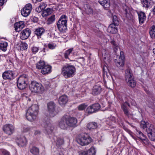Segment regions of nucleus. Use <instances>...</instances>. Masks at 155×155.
Wrapping results in <instances>:
<instances>
[{
	"label": "nucleus",
	"instance_id": "15",
	"mask_svg": "<svg viewBox=\"0 0 155 155\" xmlns=\"http://www.w3.org/2000/svg\"><path fill=\"white\" fill-rule=\"evenodd\" d=\"M16 142L18 146L21 147H24L26 145L27 141L26 138L24 136H22L18 138Z\"/></svg>",
	"mask_w": 155,
	"mask_h": 155
},
{
	"label": "nucleus",
	"instance_id": "10",
	"mask_svg": "<svg viewBox=\"0 0 155 155\" xmlns=\"http://www.w3.org/2000/svg\"><path fill=\"white\" fill-rule=\"evenodd\" d=\"M2 130L5 134L10 135L14 132L15 128L11 124H7L3 127Z\"/></svg>",
	"mask_w": 155,
	"mask_h": 155
},
{
	"label": "nucleus",
	"instance_id": "41",
	"mask_svg": "<svg viewBox=\"0 0 155 155\" xmlns=\"http://www.w3.org/2000/svg\"><path fill=\"white\" fill-rule=\"evenodd\" d=\"M54 128L53 126L51 124L48 125L46 127L47 131L49 133L51 132L54 129Z\"/></svg>",
	"mask_w": 155,
	"mask_h": 155
},
{
	"label": "nucleus",
	"instance_id": "32",
	"mask_svg": "<svg viewBox=\"0 0 155 155\" xmlns=\"http://www.w3.org/2000/svg\"><path fill=\"white\" fill-rule=\"evenodd\" d=\"M18 44L20 45L18 48L20 50L23 51L27 49L28 45L26 43L20 42Z\"/></svg>",
	"mask_w": 155,
	"mask_h": 155
},
{
	"label": "nucleus",
	"instance_id": "4",
	"mask_svg": "<svg viewBox=\"0 0 155 155\" xmlns=\"http://www.w3.org/2000/svg\"><path fill=\"white\" fill-rule=\"evenodd\" d=\"M29 88L32 92L35 93L42 94L44 91V87L41 84L35 82L31 83Z\"/></svg>",
	"mask_w": 155,
	"mask_h": 155
},
{
	"label": "nucleus",
	"instance_id": "14",
	"mask_svg": "<svg viewBox=\"0 0 155 155\" xmlns=\"http://www.w3.org/2000/svg\"><path fill=\"white\" fill-rule=\"evenodd\" d=\"M129 104L127 102L124 103L121 105V108L124 114L128 117L131 115L127 107V106H129Z\"/></svg>",
	"mask_w": 155,
	"mask_h": 155
},
{
	"label": "nucleus",
	"instance_id": "36",
	"mask_svg": "<svg viewBox=\"0 0 155 155\" xmlns=\"http://www.w3.org/2000/svg\"><path fill=\"white\" fill-rule=\"evenodd\" d=\"M88 155H95L96 153V150L93 147H91L87 151Z\"/></svg>",
	"mask_w": 155,
	"mask_h": 155
},
{
	"label": "nucleus",
	"instance_id": "21",
	"mask_svg": "<svg viewBox=\"0 0 155 155\" xmlns=\"http://www.w3.org/2000/svg\"><path fill=\"white\" fill-rule=\"evenodd\" d=\"M68 101V97L65 95L61 96L59 98V103L61 105H64Z\"/></svg>",
	"mask_w": 155,
	"mask_h": 155
},
{
	"label": "nucleus",
	"instance_id": "56",
	"mask_svg": "<svg viewBox=\"0 0 155 155\" xmlns=\"http://www.w3.org/2000/svg\"><path fill=\"white\" fill-rule=\"evenodd\" d=\"M41 131L39 130H35L34 133V134L35 135H38L41 134Z\"/></svg>",
	"mask_w": 155,
	"mask_h": 155
},
{
	"label": "nucleus",
	"instance_id": "45",
	"mask_svg": "<svg viewBox=\"0 0 155 155\" xmlns=\"http://www.w3.org/2000/svg\"><path fill=\"white\" fill-rule=\"evenodd\" d=\"M125 14L127 17L129 19H130L132 17V14L129 9H126L125 10Z\"/></svg>",
	"mask_w": 155,
	"mask_h": 155
},
{
	"label": "nucleus",
	"instance_id": "26",
	"mask_svg": "<svg viewBox=\"0 0 155 155\" xmlns=\"http://www.w3.org/2000/svg\"><path fill=\"white\" fill-rule=\"evenodd\" d=\"M127 84L131 87H134L136 85V83L132 78L126 80Z\"/></svg>",
	"mask_w": 155,
	"mask_h": 155
},
{
	"label": "nucleus",
	"instance_id": "61",
	"mask_svg": "<svg viewBox=\"0 0 155 155\" xmlns=\"http://www.w3.org/2000/svg\"><path fill=\"white\" fill-rule=\"evenodd\" d=\"M56 155H64L63 153L62 152H59L56 154Z\"/></svg>",
	"mask_w": 155,
	"mask_h": 155
},
{
	"label": "nucleus",
	"instance_id": "57",
	"mask_svg": "<svg viewBox=\"0 0 155 155\" xmlns=\"http://www.w3.org/2000/svg\"><path fill=\"white\" fill-rule=\"evenodd\" d=\"M79 155H88V154H87V152L86 151H84L80 153Z\"/></svg>",
	"mask_w": 155,
	"mask_h": 155
},
{
	"label": "nucleus",
	"instance_id": "54",
	"mask_svg": "<svg viewBox=\"0 0 155 155\" xmlns=\"http://www.w3.org/2000/svg\"><path fill=\"white\" fill-rule=\"evenodd\" d=\"M39 6L43 10L46 7L47 5L44 3L42 2L40 4Z\"/></svg>",
	"mask_w": 155,
	"mask_h": 155
},
{
	"label": "nucleus",
	"instance_id": "16",
	"mask_svg": "<svg viewBox=\"0 0 155 155\" xmlns=\"http://www.w3.org/2000/svg\"><path fill=\"white\" fill-rule=\"evenodd\" d=\"M52 67L49 65L45 64L41 70V73L43 75L48 74L52 71Z\"/></svg>",
	"mask_w": 155,
	"mask_h": 155
},
{
	"label": "nucleus",
	"instance_id": "22",
	"mask_svg": "<svg viewBox=\"0 0 155 155\" xmlns=\"http://www.w3.org/2000/svg\"><path fill=\"white\" fill-rule=\"evenodd\" d=\"M138 15L140 23L143 24L146 18L145 13L141 12H140L138 13Z\"/></svg>",
	"mask_w": 155,
	"mask_h": 155
},
{
	"label": "nucleus",
	"instance_id": "30",
	"mask_svg": "<svg viewBox=\"0 0 155 155\" xmlns=\"http://www.w3.org/2000/svg\"><path fill=\"white\" fill-rule=\"evenodd\" d=\"M45 65V62L42 61H40L36 64V68L38 69H42Z\"/></svg>",
	"mask_w": 155,
	"mask_h": 155
},
{
	"label": "nucleus",
	"instance_id": "60",
	"mask_svg": "<svg viewBox=\"0 0 155 155\" xmlns=\"http://www.w3.org/2000/svg\"><path fill=\"white\" fill-rule=\"evenodd\" d=\"M44 84L46 85L47 86V87L49 85V84H50V83L48 81H47L46 82V83H44Z\"/></svg>",
	"mask_w": 155,
	"mask_h": 155
},
{
	"label": "nucleus",
	"instance_id": "29",
	"mask_svg": "<svg viewBox=\"0 0 155 155\" xmlns=\"http://www.w3.org/2000/svg\"><path fill=\"white\" fill-rule=\"evenodd\" d=\"M149 33L152 38H155V25L152 26L150 28Z\"/></svg>",
	"mask_w": 155,
	"mask_h": 155
},
{
	"label": "nucleus",
	"instance_id": "50",
	"mask_svg": "<svg viewBox=\"0 0 155 155\" xmlns=\"http://www.w3.org/2000/svg\"><path fill=\"white\" fill-rule=\"evenodd\" d=\"M86 112L89 114H91L94 113V111L93 110H91V106H89L86 110Z\"/></svg>",
	"mask_w": 155,
	"mask_h": 155
},
{
	"label": "nucleus",
	"instance_id": "63",
	"mask_svg": "<svg viewBox=\"0 0 155 155\" xmlns=\"http://www.w3.org/2000/svg\"><path fill=\"white\" fill-rule=\"evenodd\" d=\"M110 118L111 120H114V119H115L114 117H111Z\"/></svg>",
	"mask_w": 155,
	"mask_h": 155
},
{
	"label": "nucleus",
	"instance_id": "8",
	"mask_svg": "<svg viewBox=\"0 0 155 155\" xmlns=\"http://www.w3.org/2000/svg\"><path fill=\"white\" fill-rule=\"evenodd\" d=\"M125 57L124 53L122 51L120 52V56L119 57L116 59L115 62L116 65L119 68L124 66V61Z\"/></svg>",
	"mask_w": 155,
	"mask_h": 155
},
{
	"label": "nucleus",
	"instance_id": "37",
	"mask_svg": "<svg viewBox=\"0 0 155 155\" xmlns=\"http://www.w3.org/2000/svg\"><path fill=\"white\" fill-rule=\"evenodd\" d=\"M55 20V16L54 15H51L47 21V23L48 25L52 24Z\"/></svg>",
	"mask_w": 155,
	"mask_h": 155
},
{
	"label": "nucleus",
	"instance_id": "38",
	"mask_svg": "<svg viewBox=\"0 0 155 155\" xmlns=\"http://www.w3.org/2000/svg\"><path fill=\"white\" fill-rule=\"evenodd\" d=\"M30 152L33 154L37 155L39 153V150L38 148L35 147H33L31 149Z\"/></svg>",
	"mask_w": 155,
	"mask_h": 155
},
{
	"label": "nucleus",
	"instance_id": "28",
	"mask_svg": "<svg viewBox=\"0 0 155 155\" xmlns=\"http://www.w3.org/2000/svg\"><path fill=\"white\" fill-rule=\"evenodd\" d=\"M97 124L94 122L89 123L87 126V128L90 130L95 129L97 128Z\"/></svg>",
	"mask_w": 155,
	"mask_h": 155
},
{
	"label": "nucleus",
	"instance_id": "62",
	"mask_svg": "<svg viewBox=\"0 0 155 155\" xmlns=\"http://www.w3.org/2000/svg\"><path fill=\"white\" fill-rule=\"evenodd\" d=\"M91 106V110H94L93 109V107L92 106V105H90V106ZM94 113L95 112V111L94 110Z\"/></svg>",
	"mask_w": 155,
	"mask_h": 155
},
{
	"label": "nucleus",
	"instance_id": "59",
	"mask_svg": "<svg viewBox=\"0 0 155 155\" xmlns=\"http://www.w3.org/2000/svg\"><path fill=\"white\" fill-rule=\"evenodd\" d=\"M5 3V0H1V6L3 5Z\"/></svg>",
	"mask_w": 155,
	"mask_h": 155
},
{
	"label": "nucleus",
	"instance_id": "25",
	"mask_svg": "<svg viewBox=\"0 0 155 155\" xmlns=\"http://www.w3.org/2000/svg\"><path fill=\"white\" fill-rule=\"evenodd\" d=\"M133 74L131 70L130 69H127L125 72V78L126 80L132 78Z\"/></svg>",
	"mask_w": 155,
	"mask_h": 155
},
{
	"label": "nucleus",
	"instance_id": "55",
	"mask_svg": "<svg viewBox=\"0 0 155 155\" xmlns=\"http://www.w3.org/2000/svg\"><path fill=\"white\" fill-rule=\"evenodd\" d=\"M36 10L38 12H40L43 9H41V8L39 6L38 7L36 8Z\"/></svg>",
	"mask_w": 155,
	"mask_h": 155
},
{
	"label": "nucleus",
	"instance_id": "20",
	"mask_svg": "<svg viewBox=\"0 0 155 155\" xmlns=\"http://www.w3.org/2000/svg\"><path fill=\"white\" fill-rule=\"evenodd\" d=\"M25 27V24L23 21H20L15 23L14 25L15 30L16 31H18Z\"/></svg>",
	"mask_w": 155,
	"mask_h": 155
},
{
	"label": "nucleus",
	"instance_id": "9",
	"mask_svg": "<svg viewBox=\"0 0 155 155\" xmlns=\"http://www.w3.org/2000/svg\"><path fill=\"white\" fill-rule=\"evenodd\" d=\"M146 131L149 138L152 141L155 140V128L151 124L146 129Z\"/></svg>",
	"mask_w": 155,
	"mask_h": 155
},
{
	"label": "nucleus",
	"instance_id": "13",
	"mask_svg": "<svg viewBox=\"0 0 155 155\" xmlns=\"http://www.w3.org/2000/svg\"><path fill=\"white\" fill-rule=\"evenodd\" d=\"M30 33L31 31L29 29H25L21 32L20 35V38L22 40L26 39L30 36Z\"/></svg>",
	"mask_w": 155,
	"mask_h": 155
},
{
	"label": "nucleus",
	"instance_id": "53",
	"mask_svg": "<svg viewBox=\"0 0 155 155\" xmlns=\"http://www.w3.org/2000/svg\"><path fill=\"white\" fill-rule=\"evenodd\" d=\"M140 126L143 129L146 128L147 127V124L145 122L143 121H141Z\"/></svg>",
	"mask_w": 155,
	"mask_h": 155
},
{
	"label": "nucleus",
	"instance_id": "44",
	"mask_svg": "<svg viewBox=\"0 0 155 155\" xmlns=\"http://www.w3.org/2000/svg\"><path fill=\"white\" fill-rule=\"evenodd\" d=\"M64 143V141L63 139L58 138L56 142V144L57 146H59L62 145Z\"/></svg>",
	"mask_w": 155,
	"mask_h": 155
},
{
	"label": "nucleus",
	"instance_id": "12",
	"mask_svg": "<svg viewBox=\"0 0 155 155\" xmlns=\"http://www.w3.org/2000/svg\"><path fill=\"white\" fill-rule=\"evenodd\" d=\"M66 120L68 127H75L77 123V119L73 117H66Z\"/></svg>",
	"mask_w": 155,
	"mask_h": 155
},
{
	"label": "nucleus",
	"instance_id": "3",
	"mask_svg": "<svg viewBox=\"0 0 155 155\" xmlns=\"http://www.w3.org/2000/svg\"><path fill=\"white\" fill-rule=\"evenodd\" d=\"M91 137L87 134H84L78 136L76 141L82 146H85L89 144L91 141Z\"/></svg>",
	"mask_w": 155,
	"mask_h": 155
},
{
	"label": "nucleus",
	"instance_id": "39",
	"mask_svg": "<svg viewBox=\"0 0 155 155\" xmlns=\"http://www.w3.org/2000/svg\"><path fill=\"white\" fill-rule=\"evenodd\" d=\"M110 43L113 46V48L114 51H116L117 50L118 46L117 44L114 40H112L110 42Z\"/></svg>",
	"mask_w": 155,
	"mask_h": 155
},
{
	"label": "nucleus",
	"instance_id": "40",
	"mask_svg": "<svg viewBox=\"0 0 155 155\" xmlns=\"http://www.w3.org/2000/svg\"><path fill=\"white\" fill-rule=\"evenodd\" d=\"M87 105L85 103L79 105L77 107L79 110H83L85 109Z\"/></svg>",
	"mask_w": 155,
	"mask_h": 155
},
{
	"label": "nucleus",
	"instance_id": "35",
	"mask_svg": "<svg viewBox=\"0 0 155 155\" xmlns=\"http://www.w3.org/2000/svg\"><path fill=\"white\" fill-rule=\"evenodd\" d=\"M8 43L7 42L2 41L1 43V50L5 51L7 49Z\"/></svg>",
	"mask_w": 155,
	"mask_h": 155
},
{
	"label": "nucleus",
	"instance_id": "18",
	"mask_svg": "<svg viewBox=\"0 0 155 155\" xmlns=\"http://www.w3.org/2000/svg\"><path fill=\"white\" fill-rule=\"evenodd\" d=\"M14 74L11 71L5 72L2 74V77L4 79H12L13 78Z\"/></svg>",
	"mask_w": 155,
	"mask_h": 155
},
{
	"label": "nucleus",
	"instance_id": "24",
	"mask_svg": "<svg viewBox=\"0 0 155 155\" xmlns=\"http://www.w3.org/2000/svg\"><path fill=\"white\" fill-rule=\"evenodd\" d=\"M99 2L101 5L106 9L110 6L109 0H99Z\"/></svg>",
	"mask_w": 155,
	"mask_h": 155
},
{
	"label": "nucleus",
	"instance_id": "7",
	"mask_svg": "<svg viewBox=\"0 0 155 155\" xmlns=\"http://www.w3.org/2000/svg\"><path fill=\"white\" fill-rule=\"evenodd\" d=\"M48 115L51 117H54L58 113L59 111L56 108L54 103L53 102H49L48 104Z\"/></svg>",
	"mask_w": 155,
	"mask_h": 155
},
{
	"label": "nucleus",
	"instance_id": "64",
	"mask_svg": "<svg viewBox=\"0 0 155 155\" xmlns=\"http://www.w3.org/2000/svg\"><path fill=\"white\" fill-rule=\"evenodd\" d=\"M153 53L155 55V48H154L153 49Z\"/></svg>",
	"mask_w": 155,
	"mask_h": 155
},
{
	"label": "nucleus",
	"instance_id": "48",
	"mask_svg": "<svg viewBox=\"0 0 155 155\" xmlns=\"http://www.w3.org/2000/svg\"><path fill=\"white\" fill-rule=\"evenodd\" d=\"M48 48L51 49H53L56 47V45L54 43H49L48 45Z\"/></svg>",
	"mask_w": 155,
	"mask_h": 155
},
{
	"label": "nucleus",
	"instance_id": "34",
	"mask_svg": "<svg viewBox=\"0 0 155 155\" xmlns=\"http://www.w3.org/2000/svg\"><path fill=\"white\" fill-rule=\"evenodd\" d=\"M45 32V30L43 28H38L36 29L35 31V34L37 35H41Z\"/></svg>",
	"mask_w": 155,
	"mask_h": 155
},
{
	"label": "nucleus",
	"instance_id": "52",
	"mask_svg": "<svg viewBox=\"0 0 155 155\" xmlns=\"http://www.w3.org/2000/svg\"><path fill=\"white\" fill-rule=\"evenodd\" d=\"M1 152L2 155H10L9 153L6 150L2 149Z\"/></svg>",
	"mask_w": 155,
	"mask_h": 155
},
{
	"label": "nucleus",
	"instance_id": "43",
	"mask_svg": "<svg viewBox=\"0 0 155 155\" xmlns=\"http://www.w3.org/2000/svg\"><path fill=\"white\" fill-rule=\"evenodd\" d=\"M92 105L93 107V110L95 111V112L99 110L101 107L100 105L98 103L93 104Z\"/></svg>",
	"mask_w": 155,
	"mask_h": 155
},
{
	"label": "nucleus",
	"instance_id": "17",
	"mask_svg": "<svg viewBox=\"0 0 155 155\" xmlns=\"http://www.w3.org/2000/svg\"><path fill=\"white\" fill-rule=\"evenodd\" d=\"M59 125L60 128L62 129H65L67 128L68 126L66 117L64 116L61 118L59 122Z\"/></svg>",
	"mask_w": 155,
	"mask_h": 155
},
{
	"label": "nucleus",
	"instance_id": "27",
	"mask_svg": "<svg viewBox=\"0 0 155 155\" xmlns=\"http://www.w3.org/2000/svg\"><path fill=\"white\" fill-rule=\"evenodd\" d=\"M84 8L85 11L87 14L90 15L93 13V9L89 5L86 4L84 6Z\"/></svg>",
	"mask_w": 155,
	"mask_h": 155
},
{
	"label": "nucleus",
	"instance_id": "31",
	"mask_svg": "<svg viewBox=\"0 0 155 155\" xmlns=\"http://www.w3.org/2000/svg\"><path fill=\"white\" fill-rule=\"evenodd\" d=\"M51 9L49 8H47L42 12L41 15L43 17H45L51 14Z\"/></svg>",
	"mask_w": 155,
	"mask_h": 155
},
{
	"label": "nucleus",
	"instance_id": "2",
	"mask_svg": "<svg viewBox=\"0 0 155 155\" xmlns=\"http://www.w3.org/2000/svg\"><path fill=\"white\" fill-rule=\"evenodd\" d=\"M38 109V106L35 104H33L29 107L26 113L27 119L31 121H34L36 118Z\"/></svg>",
	"mask_w": 155,
	"mask_h": 155
},
{
	"label": "nucleus",
	"instance_id": "19",
	"mask_svg": "<svg viewBox=\"0 0 155 155\" xmlns=\"http://www.w3.org/2000/svg\"><path fill=\"white\" fill-rule=\"evenodd\" d=\"M116 25L111 24L108 27L107 29L108 32L111 34H115L117 32L118 30Z\"/></svg>",
	"mask_w": 155,
	"mask_h": 155
},
{
	"label": "nucleus",
	"instance_id": "23",
	"mask_svg": "<svg viewBox=\"0 0 155 155\" xmlns=\"http://www.w3.org/2000/svg\"><path fill=\"white\" fill-rule=\"evenodd\" d=\"M101 91V88L100 85H96L93 88L92 94L94 95H97L99 94Z\"/></svg>",
	"mask_w": 155,
	"mask_h": 155
},
{
	"label": "nucleus",
	"instance_id": "42",
	"mask_svg": "<svg viewBox=\"0 0 155 155\" xmlns=\"http://www.w3.org/2000/svg\"><path fill=\"white\" fill-rule=\"evenodd\" d=\"M73 50V48H71L66 51L64 53V56L65 58H68V55H70V53Z\"/></svg>",
	"mask_w": 155,
	"mask_h": 155
},
{
	"label": "nucleus",
	"instance_id": "58",
	"mask_svg": "<svg viewBox=\"0 0 155 155\" xmlns=\"http://www.w3.org/2000/svg\"><path fill=\"white\" fill-rule=\"evenodd\" d=\"M152 12L153 15H155V6H154L152 10Z\"/></svg>",
	"mask_w": 155,
	"mask_h": 155
},
{
	"label": "nucleus",
	"instance_id": "47",
	"mask_svg": "<svg viewBox=\"0 0 155 155\" xmlns=\"http://www.w3.org/2000/svg\"><path fill=\"white\" fill-rule=\"evenodd\" d=\"M113 24L118 25L119 24V22L117 18L116 15H114L113 16Z\"/></svg>",
	"mask_w": 155,
	"mask_h": 155
},
{
	"label": "nucleus",
	"instance_id": "51",
	"mask_svg": "<svg viewBox=\"0 0 155 155\" xmlns=\"http://www.w3.org/2000/svg\"><path fill=\"white\" fill-rule=\"evenodd\" d=\"M141 140L145 144H148L149 143V141L146 137L144 138H143Z\"/></svg>",
	"mask_w": 155,
	"mask_h": 155
},
{
	"label": "nucleus",
	"instance_id": "6",
	"mask_svg": "<svg viewBox=\"0 0 155 155\" xmlns=\"http://www.w3.org/2000/svg\"><path fill=\"white\" fill-rule=\"evenodd\" d=\"M28 84V76L26 75L20 76L18 79L17 85L20 89L22 90L25 88Z\"/></svg>",
	"mask_w": 155,
	"mask_h": 155
},
{
	"label": "nucleus",
	"instance_id": "1",
	"mask_svg": "<svg viewBox=\"0 0 155 155\" xmlns=\"http://www.w3.org/2000/svg\"><path fill=\"white\" fill-rule=\"evenodd\" d=\"M76 71L74 66L67 64L63 66L61 69V73L65 78L67 79L74 75Z\"/></svg>",
	"mask_w": 155,
	"mask_h": 155
},
{
	"label": "nucleus",
	"instance_id": "33",
	"mask_svg": "<svg viewBox=\"0 0 155 155\" xmlns=\"http://www.w3.org/2000/svg\"><path fill=\"white\" fill-rule=\"evenodd\" d=\"M151 0H141V3L143 7L148 8L150 5Z\"/></svg>",
	"mask_w": 155,
	"mask_h": 155
},
{
	"label": "nucleus",
	"instance_id": "49",
	"mask_svg": "<svg viewBox=\"0 0 155 155\" xmlns=\"http://www.w3.org/2000/svg\"><path fill=\"white\" fill-rule=\"evenodd\" d=\"M31 50L34 54H35L38 52L39 50V48L38 47L34 46L32 48Z\"/></svg>",
	"mask_w": 155,
	"mask_h": 155
},
{
	"label": "nucleus",
	"instance_id": "11",
	"mask_svg": "<svg viewBox=\"0 0 155 155\" xmlns=\"http://www.w3.org/2000/svg\"><path fill=\"white\" fill-rule=\"evenodd\" d=\"M32 8V5L30 4H26L21 11V15L24 17L28 16L30 13Z\"/></svg>",
	"mask_w": 155,
	"mask_h": 155
},
{
	"label": "nucleus",
	"instance_id": "46",
	"mask_svg": "<svg viewBox=\"0 0 155 155\" xmlns=\"http://www.w3.org/2000/svg\"><path fill=\"white\" fill-rule=\"evenodd\" d=\"M137 133V134L138 136V137L141 140L143 138H144L146 137L140 131L138 130H136Z\"/></svg>",
	"mask_w": 155,
	"mask_h": 155
},
{
	"label": "nucleus",
	"instance_id": "5",
	"mask_svg": "<svg viewBox=\"0 0 155 155\" xmlns=\"http://www.w3.org/2000/svg\"><path fill=\"white\" fill-rule=\"evenodd\" d=\"M68 21L67 17L65 15H62L59 19L57 26L60 31H64L67 29V23Z\"/></svg>",
	"mask_w": 155,
	"mask_h": 155
}]
</instances>
